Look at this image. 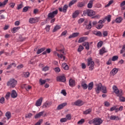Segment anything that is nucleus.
<instances>
[{
  "mask_svg": "<svg viewBox=\"0 0 125 125\" xmlns=\"http://www.w3.org/2000/svg\"><path fill=\"white\" fill-rule=\"evenodd\" d=\"M57 82H62V83H65L66 82V77L64 76H61L57 77Z\"/></svg>",
  "mask_w": 125,
  "mask_h": 125,
  "instance_id": "obj_7",
  "label": "nucleus"
},
{
  "mask_svg": "<svg viewBox=\"0 0 125 125\" xmlns=\"http://www.w3.org/2000/svg\"><path fill=\"white\" fill-rule=\"evenodd\" d=\"M52 104V102H46L42 105V108H47L50 107Z\"/></svg>",
  "mask_w": 125,
  "mask_h": 125,
  "instance_id": "obj_10",
  "label": "nucleus"
},
{
  "mask_svg": "<svg viewBox=\"0 0 125 125\" xmlns=\"http://www.w3.org/2000/svg\"><path fill=\"white\" fill-rule=\"evenodd\" d=\"M96 14V13L95 12V11L91 9H88V16H89V17H92V16H94Z\"/></svg>",
  "mask_w": 125,
  "mask_h": 125,
  "instance_id": "obj_9",
  "label": "nucleus"
},
{
  "mask_svg": "<svg viewBox=\"0 0 125 125\" xmlns=\"http://www.w3.org/2000/svg\"><path fill=\"white\" fill-rule=\"evenodd\" d=\"M72 118V117L71 116V114H67L66 116V120H71V119Z\"/></svg>",
  "mask_w": 125,
  "mask_h": 125,
  "instance_id": "obj_55",
  "label": "nucleus"
},
{
  "mask_svg": "<svg viewBox=\"0 0 125 125\" xmlns=\"http://www.w3.org/2000/svg\"><path fill=\"white\" fill-rule=\"evenodd\" d=\"M85 5V4L84 3V2H79L77 4L78 7H83V6H84Z\"/></svg>",
  "mask_w": 125,
  "mask_h": 125,
  "instance_id": "obj_32",
  "label": "nucleus"
},
{
  "mask_svg": "<svg viewBox=\"0 0 125 125\" xmlns=\"http://www.w3.org/2000/svg\"><path fill=\"white\" fill-rule=\"evenodd\" d=\"M67 9H68V5L67 4L64 5L62 9V8H59V11H60V12H64V13L67 12Z\"/></svg>",
  "mask_w": 125,
  "mask_h": 125,
  "instance_id": "obj_8",
  "label": "nucleus"
},
{
  "mask_svg": "<svg viewBox=\"0 0 125 125\" xmlns=\"http://www.w3.org/2000/svg\"><path fill=\"white\" fill-rule=\"evenodd\" d=\"M87 66H90L89 71H92L94 69V62L92 61V58L90 57L87 59Z\"/></svg>",
  "mask_w": 125,
  "mask_h": 125,
  "instance_id": "obj_5",
  "label": "nucleus"
},
{
  "mask_svg": "<svg viewBox=\"0 0 125 125\" xmlns=\"http://www.w3.org/2000/svg\"><path fill=\"white\" fill-rule=\"evenodd\" d=\"M103 35L104 38H105V37H107L108 36V31H104L103 32Z\"/></svg>",
  "mask_w": 125,
  "mask_h": 125,
  "instance_id": "obj_46",
  "label": "nucleus"
},
{
  "mask_svg": "<svg viewBox=\"0 0 125 125\" xmlns=\"http://www.w3.org/2000/svg\"><path fill=\"white\" fill-rule=\"evenodd\" d=\"M83 46H85V49L88 50L89 49V43L88 42H84L83 43Z\"/></svg>",
  "mask_w": 125,
  "mask_h": 125,
  "instance_id": "obj_23",
  "label": "nucleus"
},
{
  "mask_svg": "<svg viewBox=\"0 0 125 125\" xmlns=\"http://www.w3.org/2000/svg\"><path fill=\"white\" fill-rule=\"evenodd\" d=\"M19 29H20V27H14L13 28V33H16Z\"/></svg>",
  "mask_w": 125,
  "mask_h": 125,
  "instance_id": "obj_42",
  "label": "nucleus"
},
{
  "mask_svg": "<svg viewBox=\"0 0 125 125\" xmlns=\"http://www.w3.org/2000/svg\"><path fill=\"white\" fill-rule=\"evenodd\" d=\"M17 84V81L15 79H10L7 83V86H9L10 88H14Z\"/></svg>",
  "mask_w": 125,
  "mask_h": 125,
  "instance_id": "obj_4",
  "label": "nucleus"
},
{
  "mask_svg": "<svg viewBox=\"0 0 125 125\" xmlns=\"http://www.w3.org/2000/svg\"><path fill=\"white\" fill-rule=\"evenodd\" d=\"M92 111V109L89 108L88 109H86L85 111H84L83 112V113L84 115H88V114H90V113H91Z\"/></svg>",
  "mask_w": 125,
  "mask_h": 125,
  "instance_id": "obj_25",
  "label": "nucleus"
},
{
  "mask_svg": "<svg viewBox=\"0 0 125 125\" xmlns=\"http://www.w3.org/2000/svg\"><path fill=\"white\" fill-rule=\"evenodd\" d=\"M10 97V92H7L5 96V98L8 100V99Z\"/></svg>",
  "mask_w": 125,
  "mask_h": 125,
  "instance_id": "obj_54",
  "label": "nucleus"
},
{
  "mask_svg": "<svg viewBox=\"0 0 125 125\" xmlns=\"http://www.w3.org/2000/svg\"><path fill=\"white\" fill-rule=\"evenodd\" d=\"M49 70V67L46 66L42 68V70L44 72H46V71H48Z\"/></svg>",
  "mask_w": 125,
  "mask_h": 125,
  "instance_id": "obj_44",
  "label": "nucleus"
},
{
  "mask_svg": "<svg viewBox=\"0 0 125 125\" xmlns=\"http://www.w3.org/2000/svg\"><path fill=\"white\" fill-rule=\"evenodd\" d=\"M110 120L111 121H120V120H121V118H119V116L111 115L110 116Z\"/></svg>",
  "mask_w": 125,
  "mask_h": 125,
  "instance_id": "obj_14",
  "label": "nucleus"
},
{
  "mask_svg": "<svg viewBox=\"0 0 125 125\" xmlns=\"http://www.w3.org/2000/svg\"><path fill=\"white\" fill-rule=\"evenodd\" d=\"M94 125H100L103 123V121L100 118H95L94 119Z\"/></svg>",
  "mask_w": 125,
  "mask_h": 125,
  "instance_id": "obj_6",
  "label": "nucleus"
},
{
  "mask_svg": "<svg viewBox=\"0 0 125 125\" xmlns=\"http://www.w3.org/2000/svg\"><path fill=\"white\" fill-rule=\"evenodd\" d=\"M84 123V119H82L80 121H78L77 124L78 125H83Z\"/></svg>",
  "mask_w": 125,
  "mask_h": 125,
  "instance_id": "obj_45",
  "label": "nucleus"
},
{
  "mask_svg": "<svg viewBox=\"0 0 125 125\" xmlns=\"http://www.w3.org/2000/svg\"><path fill=\"white\" fill-rule=\"evenodd\" d=\"M42 123V119H40L39 121L36 123L34 125H41V124Z\"/></svg>",
  "mask_w": 125,
  "mask_h": 125,
  "instance_id": "obj_56",
  "label": "nucleus"
},
{
  "mask_svg": "<svg viewBox=\"0 0 125 125\" xmlns=\"http://www.w3.org/2000/svg\"><path fill=\"white\" fill-rule=\"evenodd\" d=\"M112 17V16L111 15H108L107 16L105 17L104 20H107V22H110L111 21V18Z\"/></svg>",
  "mask_w": 125,
  "mask_h": 125,
  "instance_id": "obj_38",
  "label": "nucleus"
},
{
  "mask_svg": "<svg viewBox=\"0 0 125 125\" xmlns=\"http://www.w3.org/2000/svg\"><path fill=\"white\" fill-rule=\"evenodd\" d=\"M94 35H95L96 36L100 37H103V36L102 33H101L100 31H95Z\"/></svg>",
  "mask_w": 125,
  "mask_h": 125,
  "instance_id": "obj_27",
  "label": "nucleus"
},
{
  "mask_svg": "<svg viewBox=\"0 0 125 125\" xmlns=\"http://www.w3.org/2000/svg\"><path fill=\"white\" fill-rule=\"evenodd\" d=\"M65 106H67V103H63L59 105L57 108V110H61V109H63Z\"/></svg>",
  "mask_w": 125,
  "mask_h": 125,
  "instance_id": "obj_12",
  "label": "nucleus"
},
{
  "mask_svg": "<svg viewBox=\"0 0 125 125\" xmlns=\"http://www.w3.org/2000/svg\"><path fill=\"white\" fill-rule=\"evenodd\" d=\"M93 82H90L88 85V90H91L93 88Z\"/></svg>",
  "mask_w": 125,
  "mask_h": 125,
  "instance_id": "obj_28",
  "label": "nucleus"
},
{
  "mask_svg": "<svg viewBox=\"0 0 125 125\" xmlns=\"http://www.w3.org/2000/svg\"><path fill=\"white\" fill-rule=\"evenodd\" d=\"M43 113H44V111H42V112H39V113L37 114L35 116V118L39 119V118H41V117H42V115H43Z\"/></svg>",
  "mask_w": 125,
  "mask_h": 125,
  "instance_id": "obj_22",
  "label": "nucleus"
},
{
  "mask_svg": "<svg viewBox=\"0 0 125 125\" xmlns=\"http://www.w3.org/2000/svg\"><path fill=\"white\" fill-rule=\"evenodd\" d=\"M69 84L71 87H73L76 85V81L75 80L70 79L69 81Z\"/></svg>",
  "mask_w": 125,
  "mask_h": 125,
  "instance_id": "obj_11",
  "label": "nucleus"
},
{
  "mask_svg": "<svg viewBox=\"0 0 125 125\" xmlns=\"http://www.w3.org/2000/svg\"><path fill=\"white\" fill-rule=\"evenodd\" d=\"M118 71H119V69L114 68L111 70V71L110 72V74L111 75H116V74L118 73Z\"/></svg>",
  "mask_w": 125,
  "mask_h": 125,
  "instance_id": "obj_24",
  "label": "nucleus"
},
{
  "mask_svg": "<svg viewBox=\"0 0 125 125\" xmlns=\"http://www.w3.org/2000/svg\"><path fill=\"white\" fill-rule=\"evenodd\" d=\"M99 24H104V23H105V19H104L103 20H100L98 21Z\"/></svg>",
  "mask_w": 125,
  "mask_h": 125,
  "instance_id": "obj_60",
  "label": "nucleus"
},
{
  "mask_svg": "<svg viewBox=\"0 0 125 125\" xmlns=\"http://www.w3.org/2000/svg\"><path fill=\"white\" fill-rule=\"evenodd\" d=\"M104 106H105V107H109V106H110V103L108 102H105Z\"/></svg>",
  "mask_w": 125,
  "mask_h": 125,
  "instance_id": "obj_63",
  "label": "nucleus"
},
{
  "mask_svg": "<svg viewBox=\"0 0 125 125\" xmlns=\"http://www.w3.org/2000/svg\"><path fill=\"white\" fill-rule=\"evenodd\" d=\"M103 45V42L100 41L97 44V47H101Z\"/></svg>",
  "mask_w": 125,
  "mask_h": 125,
  "instance_id": "obj_47",
  "label": "nucleus"
},
{
  "mask_svg": "<svg viewBox=\"0 0 125 125\" xmlns=\"http://www.w3.org/2000/svg\"><path fill=\"white\" fill-rule=\"evenodd\" d=\"M103 93H107V88L105 86H102V84L101 83H99L97 84V87L95 88V90L96 93L98 94L100 92V90H101Z\"/></svg>",
  "mask_w": 125,
  "mask_h": 125,
  "instance_id": "obj_3",
  "label": "nucleus"
},
{
  "mask_svg": "<svg viewBox=\"0 0 125 125\" xmlns=\"http://www.w3.org/2000/svg\"><path fill=\"white\" fill-rule=\"evenodd\" d=\"M62 67L63 68V69H64V70H69V65H68V64H67V63L65 62L62 63Z\"/></svg>",
  "mask_w": 125,
  "mask_h": 125,
  "instance_id": "obj_18",
  "label": "nucleus"
},
{
  "mask_svg": "<svg viewBox=\"0 0 125 125\" xmlns=\"http://www.w3.org/2000/svg\"><path fill=\"white\" fill-rule=\"evenodd\" d=\"M29 76L30 73L29 72L24 73V77H25V78H29Z\"/></svg>",
  "mask_w": 125,
  "mask_h": 125,
  "instance_id": "obj_51",
  "label": "nucleus"
},
{
  "mask_svg": "<svg viewBox=\"0 0 125 125\" xmlns=\"http://www.w3.org/2000/svg\"><path fill=\"white\" fill-rule=\"evenodd\" d=\"M80 35V33L76 32L73 33L71 35L68 37V39H73V38H77Z\"/></svg>",
  "mask_w": 125,
  "mask_h": 125,
  "instance_id": "obj_15",
  "label": "nucleus"
},
{
  "mask_svg": "<svg viewBox=\"0 0 125 125\" xmlns=\"http://www.w3.org/2000/svg\"><path fill=\"white\" fill-rule=\"evenodd\" d=\"M61 93H62V94H63V95H64V96H66V95H67L66 90H65L64 89L62 90Z\"/></svg>",
  "mask_w": 125,
  "mask_h": 125,
  "instance_id": "obj_61",
  "label": "nucleus"
},
{
  "mask_svg": "<svg viewBox=\"0 0 125 125\" xmlns=\"http://www.w3.org/2000/svg\"><path fill=\"white\" fill-rule=\"evenodd\" d=\"M114 93H115L118 97L121 102H125V98L123 96V90H119L118 87L114 85L112 87Z\"/></svg>",
  "mask_w": 125,
  "mask_h": 125,
  "instance_id": "obj_1",
  "label": "nucleus"
},
{
  "mask_svg": "<svg viewBox=\"0 0 125 125\" xmlns=\"http://www.w3.org/2000/svg\"><path fill=\"white\" fill-rule=\"evenodd\" d=\"M33 116V114L32 113H28L25 115V118L30 119L31 117Z\"/></svg>",
  "mask_w": 125,
  "mask_h": 125,
  "instance_id": "obj_52",
  "label": "nucleus"
},
{
  "mask_svg": "<svg viewBox=\"0 0 125 125\" xmlns=\"http://www.w3.org/2000/svg\"><path fill=\"white\" fill-rule=\"evenodd\" d=\"M7 3V1H4L2 2H0V7H4L6 4Z\"/></svg>",
  "mask_w": 125,
  "mask_h": 125,
  "instance_id": "obj_36",
  "label": "nucleus"
},
{
  "mask_svg": "<svg viewBox=\"0 0 125 125\" xmlns=\"http://www.w3.org/2000/svg\"><path fill=\"white\" fill-rule=\"evenodd\" d=\"M113 2H114V0H110L108 3L105 6V7H108V6H110V4H112Z\"/></svg>",
  "mask_w": 125,
  "mask_h": 125,
  "instance_id": "obj_48",
  "label": "nucleus"
},
{
  "mask_svg": "<svg viewBox=\"0 0 125 125\" xmlns=\"http://www.w3.org/2000/svg\"><path fill=\"white\" fill-rule=\"evenodd\" d=\"M125 0L122 1L120 4V7H123V6H125Z\"/></svg>",
  "mask_w": 125,
  "mask_h": 125,
  "instance_id": "obj_64",
  "label": "nucleus"
},
{
  "mask_svg": "<svg viewBox=\"0 0 125 125\" xmlns=\"http://www.w3.org/2000/svg\"><path fill=\"white\" fill-rule=\"evenodd\" d=\"M12 66H13L14 67H16V64H15V63L13 62V63H12L11 64L8 65L6 68V70H9L10 68H12Z\"/></svg>",
  "mask_w": 125,
  "mask_h": 125,
  "instance_id": "obj_30",
  "label": "nucleus"
},
{
  "mask_svg": "<svg viewBox=\"0 0 125 125\" xmlns=\"http://www.w3.org/2000/svg\"><path fill=\"white\" fill-rule=\"evenodd\" d=\"M39 83H40V85H42L46 83V80H42V79H40Z\"/></svg>",
  "mask_w": 125,
  "mask_h": 125,
  "instance_id": "obj_39",
  "label": "nucleus"
},
{
  "mask_svg": "<svg viewBox=\"0 0 125 125\" xmlns=\"http://www.w3.org/2000/svg\"><path fill=\"white\" fill-rule=\"evenodd\" d=\"M84 21V19L81 18L80 20H79L78 23L79 24H82V23H83V22Z\"/></svg>",
  "mask_w": 125,
  "mask_h": 125,
  "instance_id": "obj_57",
  "label": "nucleus"
},
{
  "mask_svg": "<svg viewBox=\"0 0 125 125\" xmlns=\"http://www.w3.org/2000/svg\"><path fill=\"white\" fill-rule=\"evenodd\" d=\"M5 116L7 118L8 120H9L11 118V113L9 111H7L5 113Z\"/></svg>",
  "mask_w": 125,
  "mask_h": 125,
  "instance_id": "obj_34",
  "label": "nucleus"
},
{
  "mask_svg": "<svg viewBox=\"0 0 125 125\" xmlns=\"http://www.w3.org/2000/svg\"><path fill=\"white\" fill-rule=\"evenodd\" d=\"M91 21H90L88 25L86 26V29H87V30H90L91 29Z\"/></svg>",
  "mask_w": 125,
  "mask_h": 125,
  "instance_id": "obj_40",
  "label": "nucleus"
},
{
  "mask_svg": "<svg viewBox=\"0 0 125 125\" xmlns=\"http://www.w3.org/2000/svg\"><path fill=\"white\" fill-rule=\"evenodd\" d=\"M54 71L56 73H59L60 72V68L59 67H56L54 69Z\"/></svg>",
  "mask_w": 125,
  "mask_h": 125,
  "instance_id": "obj_58",
  "label": "nucleus"
},
{
  "mask_svg": "<svg viewBox=\"0 0 125 125\" xmlns=\"http://www.w3.org/2000/svg\"><path fill=\"white\" fill-rule=\"evenodd\" d=\"M60 122H61V123H65V122H67V119H66V118H62L60 120Z\"/></svg>",
  "mask_w": 125,
  "mask_h": 125,
  "instance_id": "obj_59",
  "label": "nucleus"
},
{
  "mask_svg": "<svg viewBox=\"0 0 125 125\" xmlns=\"http://www.w3.org/2000/svg\"><path fill=\"white\" fill-rule=\"evenodd\" d=\"M57 14H58V10L50 12L47 15V19L48 20H51L50 23H54V22H55V18H54V17H55V16L57 15Z\"/></svg>",
  "mask_w": 125,
  "mask_h": 125,
  "instance_id": "obj_2",
  "label": "nucleus"
},
{
  "mask_svg": "<svg viewBox=\"0 0 125 125\" xmlns=\"http://www.w3.org/2000/svg\"><path fill=\"white\" fill-rule=\"evenodd\" d=\"M45 29L47 31V32H49V30H50V25H48L46 26Z\"/></svg>",
  "mask_w": 125,
  "mask_h": 125,
  "instance_id": "obj_62",
  "label": "nucleus"
},
{
  "mask_svg": "<svg viewBox=\"0 0 125 125\" xmlns=\"http://www.w3.org/2000/svg\"><path fill=\"white\" fill-rule=\"evenodd\" d=\"M81 86H82V88H83V89H87L88 85L86 83H84L83 82L82 83Z\"/></svg>",
  "mask_w": 125,
  "mask_h": 125,
  "instance_id": "obj_29",
  "label": "nucleus"
},
{
  "mask_svg": "<svg viewBox=\"0 0 125 125\" xmlns=\"http://www.w3.org/2000/svg\"><path fill=\"white\" fill-rule=\"evenodd\" d=\"M17 96L18 94L17 92H16V91H15V90H13L11 94V96L12 98H16V97H17Z\"/></svg>",
  "mask_w": 125,
  "mask_h": 125,
  "instance_id": "obj_16",
  "label": "nucleus"
},
{
  "mask_svg": "<svg viewBox=\"0 0 125 125\" xmlns=\"http://www.w3.org/2000/svg\"><path fill=\"white\" fill-rule=\"evenodd\" d=\"M104 25L103 24H99L97 26H96V28L98 29V30H99L100 29H102V28H103Z\"/></svg>",
  "mask_w": 125,
  "mask_h": 125,
  "instance_id": "obj_50",
  "label": "nucleus"
},
{
  "mask_svg": "<svg viewBox=\"0 0 125 125\" xmlns=\"http://www.w3.org/2000/svg\"><path fill=\"white\" fill-rule=\"evenodd\" d=\"M42 98L41 97L37 101L35 105L37 107H39L42 105Z\"/></svg>",
  "mask_w": 125,
  "mask_h": 125,
  "instance_id": "obj_13",
  "label": "nucleus"
},
{
  "mask_svg": "<svg viewBox=\"0 0 125 125\" xmlns=\"http://www.w3.org/2000/svg\"><path fill=\"white\" fill-rule=\"evenodd\" d=\"M94 0H90L88 3L87 4L88 8H92V6H93V2Z\"/></svg>",
  "mask_w": 125,
  "mask_h": 125,
  "instance_id": "obj_19",
  "label": "nucleus"
},
{
  "mask_svg": "<svg viewBox=\"0 0 125 125\" xmlns=\"http://www.w3.org/2000/svg\"><path fill=\"white\" fill-rule=\"evenodd\" d=\"M118 59H119V57L118 56H114L113 57H112L111 60L112 61H116L118 60Z\"/></svg>",
  "mask_w": 125,
  "mask_h": 125,
  "instance_id": "obj_43",
  "label": "nucleus"
},
{
  "mask_svg": "<svg viewBox=\"0 0 125 125\" xmlns=\"http://www.w3.org/2000/svg\"><path fill=\"white\" fill-rule=\"evenodd\" d=\"M29 22L31 24H34V23H36V19L34 18H31L29 19Z\"/></svg>",
  "mask_w": 125,
  "mask_h": 125,
  "instance_id": "obj_37",
  "label": "nucleus"
},
{
  "mask_svg": "<svg viewBox=\"0 0 125 125\" xmlns=\"http://www.w3.org/2000/svg\"><path fill=\"white\" fill-rule=\"evenodd\" d=\"M83 101L81 100H77L74 103V105H76V106H83Z\"/></svg>",
  "mask_w": 125,
  "mask_h": 125,
  "instance_id": "obj_17",
  "label": "nucleus"
},
{
  "mask_svg": "<svg viewBox=\"0 0 125 125\" xmlns=\"http://www.w3.org/2000/svg\"><path fill=\"white\" fill-rule=\"evenodd\" d=\"M107 51H105V47H103L100 50V54L101 55H103L104 53H106Z\"/></svg>",
  "mask_w": 125,
  "mask_h": 125,
  "instance_id": "obj_31",
  "label": "nucleus"
},
{
  "mask_svg": "<svg viewBox=\"0 0 125 125\" xmlns=\"http://www.w3.org/2000/svg\"><path fill=\"white\" fill-rule=\"evenodd\" d=\"M45 50V47L41 48L40 49H38V51L37 52V54H40V53H42V51H44Z\"/></svg>",
  "mask_w": 125,
  "mask_h": 125,
  "instance_id": "obj_33",
  "label": "nucleus"
},
{
  "mask_svg": "<svg viewBox=\"0 0 125 125\" xmlns=\"http://www.w3.org/2000/svg\"><path fill=\"white\" fill-rule=\"evenodd\" d=\"M77 0H72L68 4V6H69V7H71V6H72V5H73V4H75V3H76L77 2Z\"/></svg>",
  "mask_w": 125,
  "mask_h": 125,
  "instance_id": "obj_35",
  "label": "nucleus"
},
{
  "mask_svg": "<svg viewBox=\"0 0 125 125\" xmlns=\"http://www.w3.org/2000/svg\"><path fill=\"white\" fill-rule=\"evenodd\" d=\"M123 18L122 17H119L118 18H116L115 21L116 23H121L122 21H123Z\"/></svg>",
  "mask_w": 125,
  "mask_h": 125,
  "instance_id": "obj_26",
  "label": "nucleus"
},
{
  "mask_svg": "<svg viewBox=\"0 0 125 125\" xmlns=\"http://www.w3.org/2000/svg\"><path fill=\"white\" fill-rule=\"evenodd\" d=\"M79 14H80V12L79 11V10L75 11L74 13H73L72 14V18H76V17H78Z\"/></svg>",
  "mask_w": 125,
  "mask_h": 125,
  "instance_id": "obj_20",
  "label": "nucleus"
},
{
  "mask_svg": "<svg viewBox=\"0 0 125 125\" xmlns=\"http://www.w3.org/2000/svg\"><path fill=\"white\" fill-rule=\"evenodd\" d=\"M29 10V7L25 6L22 9V12H27V11Z\"/></svg>",
  "mask_w": 125,
  "mask_h": 125,
  "instance_id": "obj_49",
  "label": "nucleus"
},
{
  "mask_svg": "<svg viewBox=\"0 0 125 125\" xmlns=\"http://www.w3.org/2000/svg\"><path fill=\"white\" fill-rule=\"evenodd\" d=\"M60 29H61V26L60 25H56L54 27L52 32H53V33H55V32L58 31V30H59Z\"/></svg>",
  "mask_w": 125,
  "mask_h": 125,
  "instance_id": "obj_21",
  "label": "nucleus"
},
{
  "mask_svg": "<svg viewBox=\"0 0 125 125\" xmlns=\"http://www.w3.org/2000/svg\"><path fill=\"white\" fill-rule=\"evenodd\" d=\"M5 100V99L4 97H1L0 99V103H1V104H4Z\"/></svg>",
  "mask_w": 125,
  "mask_h": 125,
  "instance_id": "obj_53",
  "label": "nucleus"
},
{
  "mask_svg": "<svg viewBox=\"0 0 125 125\" xmlns=\"http://www.w3.org/2000/svg\"><path fill=\"white\" fill-rule=\"evenodd\" d=\"M83 47L82 45H80L78 48V52H82L83 50Z\"/></svg>",
  "mask_w": 125,
  "mask_h": 125,
  "instance_id": "obj_41",
  "label": "nucleus"
}]
</instances>
